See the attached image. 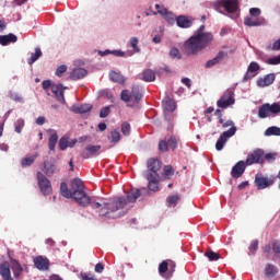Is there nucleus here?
Listing matches in <instances>:
<instances>
[{
	"instance_id": "f257e3e1",
	"label": "nucleus",
	"mask_w": 280,
	"mask_h": 280,
	"mask_svg": "<svg viewBox=\"0 0 280 280\" xmlns=\"http://www.w3.org/2000/svg\"><path fill=\"white\" fill-rule=\"evenodd\" d=\"M141 197V190L131 188L127 192V199L124 197H116L113 199H102L101 201H92L93 209H98V214L102 218H121L124 213L121 209H125L128 202H137V199Z\"/></svg>"
},
{
	"instance_id": "f03ea898",
	"label": "nucleus",
	"mask_w": 280,
	"mask_h": 280,
	"mask_svg": "<svg viewBox=\"0 0 280 280\" xmlns=\"http://www.w3.org/2000/svg\"><path fill=\"white\" fill-rule=\"evenodd\" d=\"M71 190H69V186L67 183L62 182L60 184V194L63 198H73L80 207H89V205H93L91 202V197L86 195L84 191V183L80 178H74L71 184Z\"/></svg>"
},
{
	"instance_id": "7ed1b4c3",
	"label": "nucleus",
	"mask_w": 280,
	"mask_h": 280,
	"mask_svg": "<svg viewBox=\"0 0 280 280\" xmlns=\"http://www.w3.org/2000/svg\"><path fill=\"white\" fill-rule=\"evenodd\" d=\"M211 45V36L205 35L203 39L199 35H192L184 43V49L187 56H196L202 49H207Z\"/></svg>"
},
{
	"instance_id": "20e7f679",
	"label": "nucleus",
	"mask_w": 280,
	"mask_h": 280,
	"mask_svg": "<svg viewBox=\"0 0 280 280\" xmlns=\"http://www.w3.org/2000/svg\"><path fill=\"white\" fill-rule=\"evenodd\" d=\"M148 173H147V180H149V189L150 191H156L159 189V171L161 170V161L158 159L151 158L147 162Z\"/></svg>"
},
{
	"instance_id": "39448f33",
	"label": "nucleus",
	"mask_w": 280,
	"mask_h": 280,
	"mask_svg": "<svg viewBox=\"0 0 280 280\" xmlns=\"http://www.w3.org/2000/svg\"><path fill=\"white\" fill-rule=\"evenodd\" d=\"M120 100L131 106H137L143 100V89L139 85H132L131 92L129 90H122L120 93Z\"/></svg>"
},
{
	"instance_id": "423d86ee",
	"label": "nucleus",
	"mask_w": 280,
	"mask_h": 280,
	"mask_svg": "<svg viewBox=\"0 0 280 280\" xmlns=\"http://www.w3.org/2000/svg\"><path fill=\"white\" fill-rule=\"evenodd\" d=\"M215 10L221 14L228 12V14H232L231 19H237V16H240V14H237V10H240V0H218Z\"/></svg>"
},
{
	"instance_id": "0eeeda50",
	"label": "nucleus",
	"mask_w": 280,
	"mask_h": 280,
	"mask_svg": "<svg viewBox=\"0 0 280 280\" xmlns=\"http://www.w3.org/2000/svg\"><path fill=\"white\" fill-rule=\"evenodd\" d=\"M222 128H230L226 131H223L217 143H215V150H218V152H220L221 150H224V145L226 144V141H229V139H231V137H234L235 132H237V127H235V122H233V120H226L223 121V125H221Z\"/></svg>"
},
{
	"instance_id": "6e6552de",
	"label": "nucleus",
	"mask_w": 280,
	"mask_h": 280,
	"mask_svg": "<svg viewBox=\"0 0 280 280\" xmlns=\"http://www.w3.org/2000/svg\"><path fill=\"white\" fill-rule=\"evenodd\" d=\"M280 113V105L279 103H270L262 104L258 109V117L259 119H266L270 117V115H279Z\"/></svg>"
},
{
	"instance_id": "1a4fd4ad",
	"label": "nucleus",
	"mask_w": 280,
	"mask_h": 280,
	"mask_svg": "<svg viewBox=\"0 0 280 280\" xmlns=\"http://www.w3.org/2000/svg\"><path fill=\"white\" fill-rule=\"evenodd\" d=\"M235 104V92L232 89H228L223 92L222 96L217 101L218 108H229Z\"/></svg>"
},
{
	"instance_id": "9d476101",
	"label": "nucleus",
	"mask_w": 280,
	"mask_h": 280,
	"mask_svg": "<svg viewBox=\"0 0 280 280\" xmlns=\"http://www.w3.org/2000/svg\"><path fill=\"white\" fill-rule=\"evenodd\" d=\"M36 178H37V185L43 196H51L52 188H51V182L49 180V178H47V176H45L43 172H37Z\"/></svg>"
},
{
	"instance_id": "9b49d317",
	"label": "nucleus",
	"mask_w": 280,
	"mask_h": 280,
	"mask_svg": "<svg viewBox=\"0 0 280 280\" xmlns=\"http://www.w3.org/2000/svg\"><path fill=\"white\" fill-rule=\"evenodd\" d=\"M176 270V264L172 260H163L159 265V273L164 279H172L174 271Z\"/></svg>"
},
{
	"instance_id": "f8f14e48",
	"label": "nucleus",
	"mask_w": 280,
	"mask_h": 280,
	"mask_svg": "<svg viewBox=\"0 0 280 280\" xmlns=\"http://www.w3.org/2000/svg\"><path fill=\"white\" fill-rule=\"evenodd\" d=\"M275 180H277V176L270 175L266 177L264 175H256L254 184L256 185L258 190L268 189V187H272L275 185Z\"/></svg>"
},
{
	"instance_id": "ddd939ff",
	"label": "nucleus",
	"mask_w": 280,
	"mask_h": 280,
	"mask_svg": "<svg viewBox=\"0 0 280 280\" xmlns=\"http://www.w3.org/2000/svg\"><path fill=\"white\" fill-rule=\"evenodd\" d=\"M245 163L247 166L255 165L257 163L259 165H264V163H266L264 160V149H256L248 153Z\"/></svg>"
},
{
	"instance_id": "4468645a",
	"label": "nucleus",
	"mask_w": 280,
	"mask_h": 280,
	"mask_svg": "<svg viewBox=\"0 0 280 280\" xmlns=\"http://www.w3.org/2000/svg\"><path fill=\"white\" fill-rule=\"evenodd\" d=\"M260 69H261V67L259 66V63H257V61H252L249 63V66L247 67V71L243 78V82L250 81L252 78H255V75H257V73H259Z\"/></svg>"
},
{
	"instance_id": "2eb2a0df",
	"label": "nucleus",
	"mask_w": 280,
	"mask_h": 280,
	"mask_svg": "<svg viewBox=\"0 0 280 280\" xmlns=\"http://www.w3.org/2000/svg\"><path fill=\"white\" fill-rule=\"evenodd\" d=\"M246 167H248V164L244 161H238L231 171L232 178H242L244 176V172H246Z\"/></svg>"
},
{
	"instance_id": "dca6fc26",
	"label": "nucleus",
	"mask_w": 280,
	"mask_h": 280,
	"mask_svg": "<svg viewBox=\"0 0 280 280\" xmlns=\"http://www.w3.org/2000/svg\"><path fill=\"white\" fill-rule=\"evenodd\" d=\"M43 172L49 178L51 176H54V174H56V172H58V167L56 166V160L54 158H51L48 161H44Z\"/></svg>"
},
{
	"instance_id": "f3484780",
	"label": "nucleus",
	"mask_w": 280,
	"mask_h": 280,
	"mask_svg": "<svg viewBox=\"0 0 280 280\" xmlns=\"http://www.w3.org/2000/svg\"><path fill=\"white\" fill-rule=\"evenodd\" d=\"M67 88H63V85L61 83L59 84H55L51 86V92L54 93L57 102H60V104H65L66 100H65V91Z\"/></svg>"
},
{
	"instance_id": "a211bd4d",
	"label": "nucleus",
	"mask_w": 280,
	"mask_h": 280,
	"mask_svg": "<svg viewBox=\"0 0 280 280\" xmlns=\"http://www.w3.org/2000/svg\"><path fill=\"white\" fill-rule=\"evenodd\" d=\"M100 150H102V145L96 144H89L86 145V148L81 152V156L83 159H92V156H95L97 154V152H100Z\"/></svg>"
},
{
	"instance_id": "6ab92c4d",
	"label": "nucleus",
	"mask_w": 280,
	"mask_h": 280,
	"mask_svg": "<svg viewBox=\"0 0 280 280\" xmlns=\"http://www.w3.org/2000/svg\"><path fill=\"white\" fill-rule=\"evenodd\" d=\"M177 27H182L183 30H187L194 25V19L187 15H179L176 18Z\"/></svg>"
},
{
	"instance_id": "aec40b11",
	"label": "nucleus",
	"mask_w": 280,
	"mask_h": 280,
	"mask_svg": "<svg viewBox=\"0 0 280 280\" xmlns=\"http://www.w3.org/2000/svg\"><path fill=\"white\" fill-rule=\"evenodd\" d=\"M276 78L277 77L275 75V73H269L264 78H259L257 80V86H259L260 89H265V86H270V84L275 83Z\"/></svg>"
},
{
	"instance_id": "412c9836",
	"label": "nucleus",
	"mask_w": 280,
	"mask_h": 280,
	"mask_svg": "<svg viewBox=\"0 0 280 280\" xmlns=\"http://www.w3.org/2000/svg\"><path fill=\"white\" fill-rule=\"evenodd\" d=\"M0 276L3 280H14L12 271L10 270V262L3 261L0 264Z\"/></svg>"
},
{
	"instance_id": "4be33fe9",
	"label": "nucleus",
	"mask_w": 280,
	"mask_h": 280,
	"mask_svg": "<svg viewBox=\"0 0 280 280\" xmlns=\"http://www.w3.org/2000/svg\"><path fill=\"white\" fill-rule=\"evenodd\" d=\"M34 264L37 270H49L50 262L47 257L37 256L34 258Z\"/></svg>"
},
{
	"instance_id": "5701e85b",
	"label": "nucleus",
	"mask_w": 280,
	"mask_h": 280,
	"mask_svg": "<svg viewBox=\"0 0 280 280\" xmlns=\"http://www.w3.org/2000/svg\"><path fill=\"white\" fill-rule=\"evenodd\" d=\"M162 108L164 113H174V110H176V103L172 97L165 96L162 101Z\"/></svg>"
},
{
	"instance_id": "b1692460",
	"label": "nucleus",
	"mask_w": 280,
	"mask_h": 280,
	"mask_svg": "<svg viewBox=\"0 0 280 280\" xmlns=\"http://www.w3.org/2000/svg\"><path fill=\"white\" fill-rule=\"evenodd\" d=\"M244 25L247 27H259V25H264V19L254 18V16H246L244 19Z\"/></svg>"
},
{
	"instance_id": "393cba45",
	"label": "nucleus",
	"mask_w": 280,
	"mask_h": 280,
	"mask_svg": "<svg viewBox=\"0 0 280 280\" xmlns=\"http://www.w3.org/2000/svg\"><path fill=\"white\" fill-rule=\"evenodd\" d=\"M93 109V106L91 104H82V105H73L72 106V113H75V115H84L86 113H91Z\"/></svg>"
},
{
	"instance_id": "a878e982",
	"label": "nucleus",
	"mask_w": 280,
	"mask_h": 280,
	"mask_svg": "<svg viewBox=\"0 0 280 280\" xmlns=\"http://www.w3.org/2000/svg\"><path fill=\"white\" fill-rule=\"evenodd\" d=\"M11 270L13 272L14 279H20L23 275V266L16 259H11Z\"/></svg>"
},
{
	"instance_id": "bb28decb",
	"label": "nucleus",
	"mask_w": 280,
	"mask_h": 280,
	"mask_svg": "<svg viewBox=\"0 0 280 280\" xmlns=\"http://www.w3.org/2000/svg\"><path fill=\"white\" fill-rule=\"evenodd\" d=\"M18 40L19 37L12 33L8 35H0V45H2V47L10 45V43H16Z\"/></svg>"
},
{
	"instance_id": "cd10ccee",
	"label": "nucleus",
	"mask_w": 280,
	"mask_h": 280,
	"mask_svg": "<svg viewBox=\"0 0 280 280\" xmlns=\"http://www.w3.org/2000/svg\"><path fill=\"white\" fill-rule=\"evenodd\" d=\"M88 71L84 68H77L71 71L70 79L71 80H82V78H86Z\"/></svg>"
},
{
	"instance_id": "c85d7f7f",
	"label": "nucleus",
	"mask_w": 280,
	"mask_h": 280,
	"mask_svg": "<svg viewBox=\"0 0 280 280\" xmlns=\"http://www.w3.org/2000/svg\"><path fill=\"white\" fill-rule=\"evenodd\" d=\"M109 80L116 82L117 84H126V77L119 72L112 71L109 73Z\"/></svg>"
},
{
	"instance_id": "c756f323",
	"label": "nucleus",
	"mask_w": 280,
	"mask_h": 280,
	"mask_svg": "<svg viewBox=\"0 0 280 280\" xmlns=\"http://www.w3.org/2000/svg\"><path fill=\"white\" fill-rule=\"evenodd\" d=\"M108 141L113 143L114 145L119 143L121 141V132L119 130L114 129L109 132V136L107 137Z\"/></svg>"
},
{
	"instance_id": "7c9ffc66",
	"label": "nucleus",
	"mask_w": 280,
	"mask_h": 280,
	"mask_svg": "<svg viewBox=\"0 0 280 280\" xmlns=\"http://www.w3.org/2000/svg\"><path fill=\"white\" fill-rule=\"evenodd\" d=\"M36 159H38V153H35L32 156H26L21 160V167H32L34 165Z\"/></svg>"
},
{
	"instance_id": "2f4dec72",
	"label": "nucleus",
	"mask_w": 280,
	"mask_h": 280,
	"mask_svg": "<svg viewBox=\"0 0 280 280\" xmlns=\"http://www.w3.org/2000/svg\"><path fill=\"white\" fill-rule=\"evenodd\" d=\"M142 80L144 82H154L156 80V73L153 70L147 69L142 72Z\"/></svg>"
},
{
	"instance_id": "473e14b6",
	"label": "nucleus",
	"mask_w": 280,
	"mask_h": 280,
	"mask_svg": "<svg viewBox=\"0 0 280 280\" xmlns=\"http://www.w3.org/2000/svg\"><path fill=\"white\" fill-rule=\"evenodd\" d=\"M56 143H58V133H52L48 139V149L50 152L56 150Z\"/></svg>"
},
{
	"instance_id": "72a5a7b5",
	"label": "nucleus",
	"mask_w": 280,
	"mask_h": 280,
	"mask_svg": "<svg viewBox=\"0 0 280 280\" xmlns=\"http://www.w3.org/2000/svg\"><path fill=\"white\" fill-rule=\"evenodd\" d=\"M194 36H199V38L205 39V36H210L211 43H213V34L205 33V25H201L194 34Z\"/></svg>"
},
{
	"instance_id": "f704fd0d",
	"label": "nucleus",
	"mask_w": 280,
	"mask_h": 280,
	"mask_svg": "<svg viewBox=\"0 0 280 280\" xmlns=\"http://www.w3.org/2000/svg\"><path fill=\"white\" fill-rule=\"evenodd\" d=\"M279 272L277 267L272 264H268L265 268V275L266 277H275Z\"/></svg>"
},
{
	"instance_id": "c9c22d12",
	"label": "nucleus",
	"mask_w": 280,
	"mask_h": 280,
	"mask_svg": "<svg viewBox=\"0 0 280 280\" xmlns=\"http://www.w3.org/2000/svg\"><path fill=\"white\" fill-rule=\"evenodd\" d=\"M23 128H25V120L23 118H20L14 122V131L18 135H21V132H23Z\"/></svg>"
},
{
	"instance_id": "e433bc0d",
	"label": "nucleus",
	"mask_w": 280,
	"mask_h": 280,
	"mask_svg": "<svg viewBox=\"0 0 280 280\" xmlns=\"http://www.w3.org/2000/svg\"><path fill=\"white\" fill-rule=\"evenodd\" d=\"M43 56V51L40 50V48H35V54H32L31 58L27 60L28 65H33L34 62H36V60H38V58H40Z\"/></svg>"
},
{
	"instance_id": "4c0bfd02",
	"label": "nucleus",
	"mask_w": 280,
	"mask_h": 280,
	"mask_svg": "<svg viewBox=\"0 0 280 280\" xmlns=\"http://www.w3.org/2000/svg\"><path fill=\"white\" fill-rule=\"evenodd\" d=\"M265 135L267 137H280V128L279 127H269L266 131Z\"/></svg>"
},
{
	"instance_id": "58836bf2",
	"label": "nucleus",
	"mask_w": 280,
	"mask_h": 280,
	"mask_svg": "<svg viewBox=\"0 0 280 280\" xmlns=\"http://www.w3.org/2000/svg\"><path fill=\"white\" fill-rule=\"evenodd\" d=\"M178 200H180L178 195H171L167 197L166 202L168 207H176V205H178Z\"/></svg>"
},
{
	"instance_id": "ea45409f",
	"label": "nucleus",
	"mask_w": 280,
	"mask_h": 280,
	"mask_svg": "<svg viewBox=\"0 0 280 280\" xmlns=\"http://www.w3.org/2000/svg\"><path fill=\"white\" fill-rule=\"evenodd\" d=\"M205 257H208L209 261H218V259H220V254L209 249L205 253Z\"/></svg>"
},
{
	"instance_id": "a19ab883",
	"label": "nucleus",
	"mask_w": 280,
	"mask_h": 280,
	"mask_svg": "<svg viewBox=\"0 0 280 280\" xmlns=\"http://www.w3.org/2000/svg\"><path fill=\"white\" fill-rule=\"evenodd\" d=\"M166 143L171 150H176L178 148V140L175 136H171Z\"/></svg>"
},
{
	"instance_id": "79ce46f5",
	"label": "nucleus",
	"mask_w": 280,
	"mask_h": 280,
	"mask_svg": "<svg viewBox=\"0 0 280 280\" xmlns=\"http://www.w3.org/2000/svg\"><path fill=\"white\" fill-rule=\"evenodd\" d=\"M129 43H130V46L132 47L133 51H136V54H139V51H141V48H139V38L131 37Z\"/></svg>"
},
{
	"instance_id": "37998d69",
	"label": "nucleus",
	"mask_w": 280,
	"mask_h": 280,
	"mask_svg": "<svg viewBox=\"0 0 280 280\" xmlns=\"http://www.w3.org/2000/svg\"><path fill=\"white\" fill-rule=\"evenodd\" d=\"M163 19H165V21L170 25H174V23H176V15H174V13H172L170 11L166 14L163 15Z\"/></svg>"
},
{
	"instance_id": "c03bdc74",
	"label": "nucleus",
	"mask_w": 280,
	"mask_h": 280,
	"mask_svg": "<svg viewBox=\"0 0 280 280\" xmlns=\"http://www.w3.org/2000/svg\"><path fill=\"white\" fill-rule=\"evenodd\" d=\"M258 248H259V241L254 240L248 247L249 255H255V253H257Z\"/></svg>"
},
{
	"instance_id": "a18cd8bd",
	"label": "nucleus",
	"mask_w": 280,
	"mask_h": 280,
	"mask_svg": "<svg viewBox=\"0 0 280 280\" xmlns=\"http://www.w3.org/2000/svg\"><path fill=\"white\" fill-rule=\"evenodd\" d=\"M277 159V153H266L264 151V161H267V163H272Z\"/></svg>"
},
{
	"instance_id": "49530a36",
	"label": "nucleus",
	"mask_w": 280,
	"mask_h": 280,
	"mask_svg": "<svg viewBox=\"0 0 280 280\" xmlns=\"http://www.w3.org/2000/svg\"><path fill=\"white\" fill-rule=\"evenodd\" d=\"M170 57L173 59L180 60V50H178V48H176V47L171 48Z\"/></svg>"
},
{
	"instance_id": "de8ad7c7",
	"label": "nucleus",
	"mask_w": 280,
	"mask_h": 280,
	"mask_svg": "<svg viewBox=\"0 0 280 280\" xmlns=\"http://www.w3.org/2000/svg\"><path fill=\"white\" fill-rule=\"evenodd\" d=\"M155 9L158 10L156 12H153V14H160L161 16H163L164 14L168 13L170 11L161 5V4H155Z\"/></svg>"
},
{
	"instance_id": "09e8293b",
	"label": "nucleus",
	"mask_w": 280,
	"mask_h": 280,
	"mask_svg": "<svg viewBox=\"0 0 280 280\" xmlns=\"http://www.w3.org/2000/svg\"><path fill=\"white\" fill-rule=\"evenodd\" d=\"M110 115V106H105L101 108L100 110V117L101 119H106V117Z\"/></svg>"
},
{
	"instance_id": "8fccbe9b",
	"label": "nucleus",
	"mask_w": 280,
	"mask_h": 280,
	"mask_svg": "<svg viewBox=\"0 0 280 280\" xmlns=\"http://www.w3.org/2000/svg\"><path fill=\"white\" fill-rule=\"evenodd\" d=\"M164 176L170 178V176H174V167L172 165H165L163 168Z\"/></svg>"
},
{
	"instance_id": "3c124183",
	"label": "nucleus",
	"mask_w": 280,
	"mask_h": 280,
	"mask_svg": "<svg viewBox=\"0 0 280 280\" xmlns=\"http://www.w3.org/2000/svg\"><path fill=\"white\" fill-rule=\"evenodd\" d=\"M159 150H160V152H167L170 150V147L167 144V140H161L159 142Z\"/></svg>"
},
{
	"instance_id": "603ef678",
	"label": "nucleus",
	"mask_w": 280,
	"mask_h": 280,
	"mask_svg": "<svg viewBox=\"0 0 280 280\" xmlns=\"http://www.w3.org/2000/svg\"><path fill=\"white\" fill-rule=\"evenodd\" d=\"M59 148L60 150H67L69 148V140L65 137L60 138Z\"/></svg>"
},
{
	"instance_id": "864d4df0",
	"label": "nucleus",
	"mask_w": 280,
	"mask_h": 280,
	"mask_svg": "<svg viewBox=\"0 0 280 280\" xmlns=\"http://www.w3.org/2000/svg\"><path fill=\"white\" fill-rule=\"evenodd\" d=\"M67 73V66L61 65L56 69L57 78H62V74Z\"/></svg>"
},
{
	"instance_id": "5fc2aeb1",
	"label": "nucleus",
	"mask_w": 280,
	"mask_h": 280,
	"mask_svg": "<svg viewBox=\"0 0 280 280\" xmlns=\"http://www.w3.org/2000/svg\"><path fill=\"white\" fill-rule=\"evenodd\" d=\"M121 132H122V135H125V137H128L130 135V124L122 122Z\"/></svg>"
},
{
	"instance_id": "6e6d98bb",
	"label": "nucleus",
	"mask_w": 280,
	"mask_h": 280,
	"mask_svg": "<svg viewBox=\"0 0 280 280\" xmlns=\"http://www.w3.org/2000/svg\"><path fill=\"white\" fill-rule=\"evenodd\" d=\"M249 14H250V16L259 19V16L261 15V9H259V8H252V9H249Z\"/></svg>"
},
{
	"instance_id": "4d7b16f0",
	"label": "nucleus",
	"mask_w": 280,
	"mask_h": 280,
	"mask_svg": "<svg viewBox=\"0 0 280 280\" xmlns=\"http://www.w3.org/2000/svg\"><path fill=\"white\" fill-rule=\"evenodd\" d=\"M271 248L276 255H280V241H273Z\"/></svg>"
},
{
	"instance_id": "13d9d810",
	"label": "nucleus",
	"mask_w": 280,
	"mask_h": 280,
	"mask_svg": "<svg viewBox=\"0 0 280 280\" xmlns=\"http://www.w3.org/2000/svg\"><path fill=\"white\" fill-rule=\"evenodd\" d=\"M81 279L82 280H97L95 275L93 273H86V272H81Z\"/></svg>"
},
{
	"instance_id": "bf43d9fd",
	"label": "nucleus",
	"mask_w": 280,
	"mask_h": 280,
	"mask_svg": "<svg viewBox=\"0 0 280 280\" xmlns=\"http://www.w3.org/2000/svg\"><path fill=\"white\" fill-rule=\"evenodd\" d=\"M226 56H229V52L220 50L217 56L214 57L219 62H222V60H224V58H226Z\"/></svg>"
},
{
	"instance_id": "052dcab7",
	"label": "nucleus",
	"mask_w": 280,
	"mask_h": 280,
	"mask_svg": "<svg viewBox=\"0 0 280 280\" xmlns=\"http://www.w3.org/2000/svg\"><path fill=\"white\" fill-rule=\"evenodd\" d=\"M220 61L214 57L213 59H210L206 62V68L211 69V67H215V65H219Z\"/></svg>"
},
{
	"instance_id": "680f3d73",
	"label": "nucleus",
	"mask_w": 280,
	"mask_h": 280,
	"mask_svg": "<svg viewBox=\"0 0 280 280\" xmlns=\"http://www.w3.org/2000/svg\"><path fill=\"white\" fill-rule=\"evenodd\" d=\"M267 65H280V55L269 58Z\"/></svg>"
},
{
	"instance_id": "e2e57ef3",
	"label": "nucleus",
	"mask_w": 280,
	"mask_h": 280,
	"mask_svg": "<svg viewBox=\"0 0 280 280\" xmlns=\"http://www.w3.org/2000/svg\"><path fill=\"white\" fill-rule=\"evenodd\" d=\"M54 86V84H51L50 80H45L42 83V88L44 89V91H47V89H51Z\"/></svg>"
},
{
	"instance_id": "0e129e2a",
	"label": "nucleus",
	"mask_w": 280,
	"mask_h": 280,
	"mask_svg": "<svg viewBox=\"0 0 280 280\" xmlns=\"http://www.w3.org/2000/svg\"><path fill=\"white\" fill-rule=\"evenodd\" d=\"M271 49L272 51H280V38L272 44Z\"/></svg>"
},
{
	"instance_id": "69168bd1",
	"label": "nucleus",
	"mask_w": 280,
	"mask_h": 280,
	"mask_svg": "<svg viewBox=\"0 0 280 280\" xmlns=\"http://www.w3.org/2000/svg\"><path fill=\"white\" fill-rule=\"evenodd\" d=\"M94 270L95 272H98V273L104 272V265L102 262L96 264Z\"/></svg>"
},
{
	"instance_id": "338daca9",
	"label": "nucleus",
	"mask_w": 280,
	"mask_h": 280,
	"mask_svg": "<svg viewBox=\"0 0 280 280\" xmlns=\"http://www.w3.org/2000/svg\"><path fill=\"white\" fill-rule=\"evenodd\" d=\"M161 40H163V34L161 35H155L152 39V42L155 44V45H159V43H161Z\"/></svg>"
},
{
	"instance_id": "774afa93",
	"label": "nucleus",
	"mask_w": 280,
	"mask_h": 280,
	"mask_svg": "<svg viewBox=\"0 0 280 280\" xmlns=\"http://www.w3.org/2000/svg\"><path fill=\"white\" fill-rule=\"evenodd\" d=\"M182 83L185 84L188 89H191V80L189 78L182 79Z\"/></svg>"
}]
</instances>
